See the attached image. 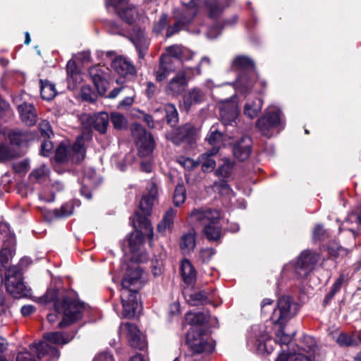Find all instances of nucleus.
<instances>
[{"label": "nucleus", "mask_w": 361, "mask_h": 361, "mask_svg": "<svg viewBox=\"0 0 361 361\" xmlns=\"http://www.w3.org/2000/svg\"><path fill=\"white\" fill-rule=\"evenodd\" d=\"M225 137L226 135H224L219 132L215 126H212L207 139L209 145L214 146V147L218 148L219 150L221 145H225L224 143Z\"/></svg>", "instance_id": "nucleus-34"}, {"label": "nucleus", "mask_w": 361, "mask_h": 361, "mask_svg": "<svg viewBox=\"0 0 361 361\" xmlns=\"http://www.w3.org/2000/svg\"><path fill=\"white\" fill-rule=\"evenodd\" d=\"M218 152V148L213 147L209 152L200 155L199 159L202 163V169L204 172L212 171L216 166L215 161L212 159V156Z\"/></svg>", "instance_id": "nucleus-30"}, {"label": "nucleus", "mask_w": 361, "mask_h": 361, "mask_svg": "<svg viewBox=\"0 0 361 361\" xmlns=\"http://www.w3.org/2000/svg\"><path fill=\"white\" fill-rule=\"evenodd\" d=\"M56 94V91L54 84L48 81L41 80V96L43 99L51 100Z\"/></svg>", "instance_id": "nucleus-40"}, {"label": "nucleus", "mask_w": 361, "mask_h": 361, "mask_svg": "<svg viewBox=\"0 0 361 361\" xmlns=\"http://www.w3.org/2000/svg\"><path fill=\"white\" fill-rule=\"evenodd\" d=\"M131 40L138 51L139 56L142 58L149 46V40L146 37L145 32L141 30L134 29Z\"/></svg>", "instance_id": "nucleus-25"}, {"label": "nucleus", "mask_w": 361, "mask_h": 361, "mask_svg": "<svg viewBox=\"0 0 361 361\" xmlns=\"http://www.w3.org/2000/svg\"><path fill=\"white\" fill-rule=\"evenodd\" d=\"M132 134L136 141L140 155L146 157L150 154L154 149V140L151 134L139 124L133 126Z\"/></svg>", "instance_id": "nucleus-8"}, {"label": "nucleus", "mask_w": 361, "mask_h": 361, "mask_svg": "<svg viewBox=\"0 0 361 361\" xmlns=\"http://www.w3.org/2000/svg\"><path fill=\"white\" fill-rule=\"evenodd\" d=\"M154 201V200H152V198H149L147 196H143L142 197V199L140 200V209L143 212V214L145 215L144 217H146L145 216L146 215H149L150 214L152 207H153ZM137 216L143 217V216H141L139 214H137L136 217ZM136 220H137V218L135 219V220L134 221H136Z\"/></svg>", "instance_id": "nucleus-50"}, {"label": "nucleus", "mask_w": 361, "mask_h": 361, "mask_svg": "<svg viewBox=\"0 0 361 361\" xmlns=\"http://www.w3.org/2000/svg\"><path fill=\"white\" fill-rule=\"evenodd\" d=\"M147 189V195H145V196H147L152 200H155L158 195L157 185L154 183L151 182L148 184Z\"/></svg>", "instance_id": "nucleus-61"}, {"label": "nucleus", "mask_w": 361, "mask_h": 361, "mask_svg": "<svg viewBox=\"0 0 361 361\" xmlns=\"http://www.w3.org/2000/svg\"><path fill=\"white\" fill-rule=\"evenodd\" d=\"M128 1V0H106V5L107 7L111 6L116 11H117L119 8L125 6L127 4Z\"/></svg>", "instance_id": "nucleus-60"}, {"label": "nucleus", "mask_w": 361, "mask_h": 361, "mask_svg": "<svg viewBox=\"0 0 361 361\" xmlns=\"http://www.w3.org/2000/svg\"><path fill=\"white\" fill-rule=\"evenodd\" d=\"M186 199V190L183 185L178 184L175 189L173 195V204L176 207L183 204Z\"/></svg>", "instance_id": "nucleus-46"}, {"label": "nucleus", "mask_w": 361, "mask_h": 361, "mask_svg": "<svg viewBox=\"0 0 361 361\" xmlns=\"http://www.w3.org/2000/svg\"><path fill=\"white\" fill-rule=\"evenodd\" d=\"M191 222L203 226V232L209 240H216L221 236L220 213L216 209H194L190 214Z\"/></svg>", "instance_id": "nucleus-4"}, {"label": "nucleus", "mask_w": 361, "mask_h": 361, "mask_svg": "<svg viewBox=\"0 0 361 361\" xmlns=\"http://www.w3.org/2000/svg\"><path fill=\"white\" fill-rule=\"evenodd\" d=\"M298 310V304L290 296L281 297L274 309L270 319L273 324L279 325L276 341L280 344L286 345L290 342L291 336L284 333L283 325L296 315Z\"/></svg>", "instance_id": "nucleus-2"}, {"label": "nucleus", "mask_w": 361, "mask_h": 361, "mask_svg": "<svg viewBox=\"0 0 361 361\" xmlns=\"http://www.w3.org/2000/svg\"><path fill=\"white\" fill-rule=\"evenodd\" d=\"M5 285L8 293L13 297L20 298L28 295L29 290L25 286L22 274L16 267L6 269L5 274Z\"/></svg>", "instance_id": "nucleus-6"}, {"label": "nucleus", "mask_w": 361, "mask_h": 361, "mask_svg": "<svg viewBox=\"0 0 361 361\" xmlns=\"http://www.w3.org/2000/svg\"><path fill=\"white\" fill-rule=\"evenodd\" d=\"M180 273L183 281L188 284H193L196 280V271L188 259H183L180 264Z\"/></svg>", "instance_id": "nucleus-29"}, {"label": "nucleus", "mask_w": 361, "mask_h": 361, "mask_svg": "<svg viewBox=\"0 0 361 361\" xmlns=\"http://www.w3.org/2000/svg\"><path fill=\"white\" fill-rule=\"evenodd\" d=\"M220 116L224 125H232L237 118L239 110L234 100L226 99L219 104Z\"/></svg>", "instance_id": "nucleus-15"}, {"label": "nucleus", "mask_w": 361, "mask_h": 361, "mask_svg": "<svg viewBox=\"0 0 361 361\" xmlns=\"http://www.w3.org/2000/svg\"><path fill=\"white\" fill-rule=\"evenodd\" d=\"M39 128L41 132V134L44 136L49 137L50 135L52 134V130L51 129L50 124L47 121H42L39 124Z\"/></svg>", "instance_id": "nucleus-57"}, {"label": "nucleus", "mask_w": 361, "mask_h": 361, "mask_svg": "<svg viewBox=\"0 0 361 361\" xmlns=\"http://www.w3.org/2000/svg\"><path fill=\"white\" fill-rule=\"evenodd\" d=\"M206 5L209 9V16L211 17H215L219 15L224 8L228 6V3H224L223 0L219 1L214 0L207 2Z\"/></svg>", "instance_id": "nucleus-43"}, {"label": "nucleus", "mask_w": 361, "mask_h": 361, "mask_svg": "<svg viewBox=\"0 0 361 361\" xmlns=\"http://www.w3.org/2000/svg\"><path fill=\"white\" fill-rule=\"evenodd\" d=\"M233 69L240 71L241 73L255 71L253 61L246 56H238L232 61Z\"/></svg>", "instance_id": "nucleus-26"}, {"label": "nucleus", "mask_w": 361, "mask_h": 361, "mask_svg": "<svg viewBox=\"0 0 361 361\" xmlns=\"http://www.w3.org/2000/svg\"><path fill=\"white\" fill-rule=\"evenodd\" d=\"M177 214V210L169 208L165 212L161 221L157 225V231L164 233L166 231L170 232L173 227V221Z\"/></svg>", "instance_id": "nucleus-27"}, {"label": "nucleus", "mask_w": 361, "mask_h": 361, "mask_svg": "<svg viewBox=\"0 0 361 361\" xmlns=\"http://www.w3.org/2000/svg\"><path fill=\"white\" fill-rule=\"evenodd\" d=\"M93 361H114V358L109 353L104 352L97 355Z\"/></svg>", "instance_id": "nucleus-64"}, {"label": "nucleus", "mask_w": 361, "mask_h": 361, "mask_svg": "<svg viewBox=\"0 0 361 361\" xmlns=\"http://www.w3.org/2000/svg\"><path fill=\"white\" fill-rule=\"evenodd\" d=\"M312 350V348H310V350L307 351L309 355H304L303 353H295L290 357L291 361H312L310 358V351Z\"/></svg>", "instance_id": "nucleus-59"}, {"label": "nucleus", "mask_w": 361, "mask_h": 361, "mask_svg": "<svg viewBox=\"0 0 361 361\" xmlns=\"http://www.w3.org/2000/svg\"><path fill=\"white\" fill-rule=\"evenodd\" d=\"M121 330L125 332L133 347L140 350L145 348V341L142 338L140 331L135 324L126 322L121 326Z\"/></svg>", "instance_id": "nucleus-17"}, {"label": "nucleus", "mask_w": 361, "mask_h": 361, "mask_svg": "<svg viewBox=\"0 0 361 361\" xmlns=\"http://www.w3.org/2000/svg\"><path fill=\"white\" fill-rule=\"evenodd\" d=\"M336 341L341 346H355L360 343L361 339L357 334L341 332L336 338Z\"/></svg>", "instance_id": "nucleus-33"}, {"label": "nucleus", "mask_w": 361, "mask_h": 361, "mask_svg": "<svg viewBox=\"0 0 361 361\" xmlns=\"http://www.w3.org/2000/svg\"><path fill=\"white\" fill-rule=\"evenodd\" d=\"M257 79L256 71L241 73L234 82V87L238 92H245L253 87Z\"/></svg>", "instance_id": "nucleus-21"}, {"label": "nucleus", "mask_w": 361, "mask_h": 361, "mask_svg": "<svg viewBox=\"0 0 361 361\" xmlns=\"http://www.w3.org/2000/svg\"><path fill=\"white\" fill-rule=\"evenodd\" d=\"M176 69L173 64V60L168 56H161L159 59V64L154 69V75L156 80L161 82L166 78L169 73Z\"/></svg>", "instance_id": "nucleus-20"}, {"label": "nucleus", "mask_w": 361, "mask_h": 361, "mask_svg": "<svg viewBox=\"0 0 361 361\" xmlns=\"http://www.w3.org/2000/svg\"><path fill=\"white\" fill-rule=\"evenodd\" d=\"M90 138L89 133H83L77 138L74 144L68 147L64 145H60L56 151V159L60 162L68 160L74 162L82 161L85 157V144Z\"/></svg>", "instance_id": "nucleus-5"}, {"label": "nucleus", "mask_w": 361, "mask_h": 361, "mask_svg": "<svg viewBox=\"0 0 361 361\" xmlns=\"http://www.w3.org/2000/svg\"><path fill=\"white\" fill-rule=\"evenodd\" d=\"M16 361H35L32 355L27 351L20 352L18 354Z\"/></svg>", "instance_id": "nucleus-63"}, {"label": "nucleus", "mask_w": 361, "mask_h": 361, "mask_svg": "<svg viewBox=\"0 0 361 361\" xmlns=\"http://www.w3.org/2000/svg\"><path fill=\"white\" fill-rule=\"evenodd\" d=\"M89 74L98 93L101 95L104 94L106 91L104 70L99 66H94L89 69Z\"/></svg>", "instance_id": "nucleus-23"}, {"label": "nucleus", "mask_w": 361, "mask_h": 361, "mask_svg": "<svg viewBox=\"0 0 361 361\" xmlns=\"http://www.w3.org/2000/svg\"><path fill=\"white\" fill-rule=\"evenodd\" d=\"M49 173V169L45 165H42L32 171L29 178L31 181H41L48 176Z\"/></svg>", "instance_id": "nucleus-45"}, {"label": "nucleus", "mask_w": 361, "mask_h": 361, "mask_svg": "<svg viewBox=\"0 0 361 361\" xmlns=\"http://www.w3.org/2000/svg\"><path fill=\"white\" fill-rule=\"evenodd\" d=\"M271 340L269 339V336L265 332L260 334L257 338V350L259 353H267L268 354L271 353L272 351L271 347H268V343H269Z\"/></svg>", "instance_id": "nucleus-41"}, {"label": "nucleus", "mask_w": 361, "mask_h": 361, "mask_svg": "<svg viewBox=\"0 0 361 361\" xmlns=\"http://www.w3.org/2000/svg\"><path fill=\"white\" fill-rule=\"evenodd\" d=\"M196 244V233L194 229H190L183 234L180 240V248L183 253H189L193 250Z\"/></svg>", "instance_id": "nucleus-28"}, {"label": "nucleus", "mask_w": 361, "mask_h": 361, "mask_svg": "<svg viewBox=\"0 0 361 361\" xmlns=\"http://www.w3.org/2000/svg\"><path fill=\"white\" fill-rule=\"evenodd\" d=\"M233 167V163L229 159H225L224 164L216 170V173L223 178L228 177Z\"/></svg>", "instance_id": "nucleus-51"}, {"label": "nucleus", "mask_w": 361, "mask_h": 361, "mask_svg": "<svg viewBox=\"0 0 361 361\" xmlns=\"http://www.w3.org/2000/svg\"><path fill=\"white\" fill-rule=\"evenodd\" d=\"M262 106V102L260 99L257 98L252 101L248 100L244 106V114L247 117L254 118L257 116Z\"/></svg>", "instance_id": "nucleus-35"}, {"label": "nucleus", "mask_w": 361, "mask_h": 361, "mask_svg": "<svg viewBox=\"0 0 361 361\" xmlns=\"http://www.w3.org/2000/svg\"><path fill=\"white\" fill-rule=\"evenodd\" d=\"M73 212V207L71 204H63L60 210H56L55 214L58 217H66L71 215Z\"/></svg>", "instance_id": "nucleus-54"}, {"label": "nucleus", "mask_w": 361, "mask_h": 361, "mask_svg": "<svg viewBox=\"0 0 361 361\" xmlns=\"http://www.w3.org/2000/svg\"><path fill=\"white\" fill-rule=\"evenodd\" d=\"M135 228H140L143 232L136 230L133 231L127 240L130 251L133 254L132 259L137 262H145L148 257L145 252L141 251L143 243L144 235H146L151 241L153 238V228L147 217L137 216L136 221L133 222Z\"/></svg>", "instance_id": "nucleus-3"}, {"label": "nucleus", "mask_w": 361, "mask_h": 361, "mask_svg": "<svg viewBox=\"0 0 361 361\" xmlns=\"http://www.w3.org/2000/svg\"><path fill=\"white\" fill-rule=\"evenodd\" d=\"M13 255V250L11 248H3L0 251V268H6Z\"/></svg>", "instance_id": "nucleus-52"}, {"label": "nucleus", "mask_w": 361, "mask_h": 361, "mask_svg": "<svg viewBox=\"0 0 361 361\" xmlns=\"http://www.w3.org/2000/svg\"><path fill=\"white\" fill-rule=\"evenodd\" d=\"M8 139L12 145L22 146L29 140V135L21 131L13 130L8 134Z\"/></svg>", "instance_id": "nucleus-38"}, {"label": "nucleus", "mask_w": 361, "mask_h": 361, "mask_svg": "<svg viewBox=\"0 0 361 361\" xmlns=\"http://www.w3.org/2000/svg\"><path fill=\"white\" fill-rule=\"evenodd\" d=\"M209 316L204 312H188L185 314V322L190 325L203 324L209 321Z\"/></svg>", "instance_id": "nucleus-36"}, {"label": "nucleus", "mask_w": 361, "mask_h": 361, "mask_svg": "<svg viewBox=\"0 0 361 361\" xmlns=\"http://www.w3.org/2000/svg\"><path fill=\"white\" fill-rule=\"evenodd\" d=\"M81 96L84 100L94 102L96 99V96L94 93L90 92V90L89 87H83L81 90Z\"/></svg>", "instance_id": "nucleus-58"}, {"label": "nucleus", "mask_w": 361, "mask_h": 361, "mask_svg": "<svg viewBox=\"0 0 361 361\" xmlns=\"http://www.w3.org/2000/svg\"><path fill=\"white\" fill-rule=\"evenodd\" d=\"M181 2L182 11H175L174 12L177 22L173 26L167 28L166 36L168 37L178 32L183 25L190 23L198 12L194 0H181Z\"/></svg>", "instance_id": "nucleus-7"}, {"label": "nucleus", "mask_w": 361, "mask_h": 361, "mask_svg": "<svg viewBox=\"0 0 361 361\" xmlns=\"http://www.w3.org/2000/svg\"><path fill=\"white\" fill-rule=\"evenodd\" d=\"M121 19L128 24L133 23L137 16V12L134 7L121 8L116 11Z\"/></svg>", "instance_id": "nucleus-39"}, {"label": "nucleus", "mask_w": 361, "mask_h": 361, "mask_svg": "<svg viewBox=\"0 0 361 361\" xmlns=\"http://www.w3.org/2000/svg\"><path fill=\"white\" fill-rule=\"evenodd\" d=\"M80 121L83 128L86 130L93 127L100 133H105L109 125V117L105 112H101L92 116L82 114L80 116Z\"/></svg>", "instance_id": "nucleus-11"}, {"label": "nucleus", "mask_w": 361, "mask_h": 361, "mask_svg": "<svg viewBox=\"0 0 361 361\" xmlns=\"http://www.w3.org/2000/svg\"><path fill=\"white\" fill-rule=\"evenodd\" d=\"M204 94L198 88L192 89L184 97L185 105L190 106L193 104H199L204 100Z\"/></svg>", "instance_id": "nucleus-37"}, {"label": "nucleus", "mask_w": 361, "mask_h": 361, "mask_svg": "<svg viewBox=\"0 0 361 361\" xmlns=\"http://www.w3.org/2000/svg\"><path fill=\"white\" fill-rule=\"evenodd\" d=\"M186 342L195 353H210L214 348L212 345L205 341L199 331L194 329L190 330L188 333Z\"/></svg>", "instance_id": "nucleus-14"}, {"label": "nucleus", "mask_w": 361, "mask_h": 361, "mask_svg": "<svg viewBox=\"0 0 361 361\" xmlns=\"http://www.w3.org/2000/svg\"><path fill=\"white\" fill-rule=\"evenodd\" d=\"M184 49L179 45H173L169 47L166 49V53L161 56H168L173 60V63L175 59H182Z\"/></svg>", "instance_id": "nucleus-48"}, {"label": "nucleus", "mask_w": 361, "mask_h": 361, "mask_svg": "<svg viewBox=\"0 0 361 361\" xmlns=\"http://www.w3.org/2000/svg\"><path fill=\"white\" fill-rule=\"evenodd\" d=\"M19 156V154L10 147L0 144V162H4Z\"/></svg>", "instance_id": "nucleus-47"}, {"label": "nucleus", "mask_w": 361, "mask_h": 361, "mask_svg": "<svg viewBox=\"0 0 361 361\" xmlns=\"http://www.w3.org/2000/svg\"><path fill=\"white\" fill-rule=\"evenodd\" d=\"M71 295L68 293L59 297L57 290H49L39 299L43 303L54 302L55 311L63 314L62 321L59 324L60 328L68 326L79 319L85 308L84 304L73 298Z\"/></svg>", "instance_id": "nucleus-1"}, {"label": "nucleus", "mask_w": 361, "mask_h": 361, "mask_svg": "<svg viewBox=\"0 0 361 361\" xmlns=\"http://www.w3.org/2000/svg\"><path fill=\"white\" fill-rule=\"evenodd\" d=\"M186 86L185 75L183 72H179L169 82L166 92L171 95H178L185 91Z\"/></svg>", "instance_id": "nucleus-22"}, {"label": "nucleus", "mask_w": 361, "mask_h": 361, "mask_svg": "<svg viewBox=\"0 0 361 361\" xmlns=\"http://www.w3.org/2000/svg\"><path fill=\"white\" fill-rule=\"evenodd\" d=\"M22 121L27 126H34L37 122V113L32 104L25 102L18 107Z\"/></svg>", "instance_id": "nucleus-24"}, {"label": "nucleus", "mask_w": 361, "mask_h": 361, "mask_svg": "<svg viewBox=\"0 0 361 361\" xmlns=\"http://www.w3.org/2000/svg\"><path fill=\"white\" fill-rule=\"evenodd\" d=\"M43 337L46 341L54 344L64 345L70 342L74 336H69L66 333L56 331L46 333Z\"/></svg>", "instance_id": "nucleus-31"}, {"label": "nucleus", "mask_w": 361, "mask_h": 361, "mask_svg": "<svg viewBox=\"0 0 361 361\" xmlns=\"http://www.w3.org/2000/svg\"><path fill=\"white\" fill-rule=\"evenodd\" d=\"M52 149L53 144L49 140H45L41 145V154L44 157H48Z\"/></svg>", "instance_id": "nucleus-62"}, {"label": "nucleus", "mask_w": 361, "mask_h": 361, "mask_svg": "<svg viewBox=\"0 0 361 361\" xmlns=\"http://www.w3.org/2000/svg\"><path fill=\"white\" fill-rule=\"evenodd\" d=\"M111 67L118 74L124 78L136 75V70L133 63L123 56L116 57L112 61Z\"/></svg>", "instance_id": "nucleus-18"}, {"label": "nucleus", "mask_w": 361, "mask_h": 361, "mask_svg": "<svg viewBox=\"0 0 361 361\" xmlns=\"http://www.w3.org/2000/svg\"><path fill=\"white\" fill-rule=\"evenodd\" d=\"M179 164L188 170H192L197 166V163L193 159L188 157H180L178 159Z\"/></svg>", "instance_id": "nucleus-55"}, {"label": "nucleus", "mask_w": 361, "mask_h": 361, "mask_svg": "<svg viewBox=\"0 0 361 361\" xmlns=\"http://www.w3.org/2000/svg\"><path fill=\"white\" fill-rule=\"evenodd\" d=\"M111 121L116 129L122 130L127 127V120L125 116L120 113H112L111 115Z\"/></svg>", "instance_id": "nucleus-49"}, {"label": "nucleus", "mask_w": 361, "mask_h": 361, "mask_svg": "<svg viewBox=\"0 0 361 361\" xmlns=\"http://www.w3.org/2000/svg\"><path fill=\"white\" fill-rule=\"evenodd\" d=\"M142 271L136 263H131L127 269L126 274L122 281L121 289H137L141 286V276Z\"/></svg>", "instance_id": "nucleus-13"}, {"label": "nucleus", "mask_w": 361, "mask_h": 361, "mask_svg": "<svg viewBox=\"0 0 361 361\" xmlns=\"http://www.w3.org/2000/svg\"><path fill=\"white\" fill-rule=\"evenodd\" d=\"M252 140L248 136H243L233 146V153L239 161L246 160L251 152Z\"/></svg>", "instance_id": "nucleus-19"}, {"label": "nucleus", "mask_w": 361, "mask_h": 361, "mask_svg": "<svg viewBox=\"0 0 361 361\" xmlns=\"http://www.w3.org/2000/svg\"><path fill=\"white\" fill-rule=\"evenodd\" d=\"M166 118L167 123L171 126H175L178 121V114L176 106L172 104L165 105Z\"/></svg>", "instance_id": "nucleus-44"}, {"label": "nucleus", "mask_w": 361, "mask_h": 361, "mask_svg": "<svg viewBox=\"0 0 361 361\" xmlns=\"http://www.w3.org/2000/svg\"><path fill=\"white\" fill-rule=\"evenodd\" d=\"M343 281L344 279L343 276H340L338 279H337V280L333 284L330 293L326 295L325 301L331 300L334 295L341 289Z\"/></svg>", "instance_id": "nucleus-53"}, {"label": "nucleus", "mask_w": 361, "mask_h": 361, "mask_svg": "<svg viewBox=\"0 0 361 361\" xmlns=\"http://www.w3.org/2000/svg\"><path fill=\"white\" fill-rule=\"evenodd\" d=\"M193 133V128L190 124H185L176 130L175 137L173 138V142L178 144L183 141L185 138L190 137Z\"/></svg>", "instance_id": "nucleus-42"}, {"label": "nucleus", "mask_w": 361, "mask_h": 361, "mask_svg": "<svg viewBox=\"0 0 361 361\" xmlns=\"http://www.w3.org/2000/svg\"><path fill=\"white\" fill-rule=\"evenodd\" d=\"M185 299L191 306L202 305L207 302V295L205 291L201 290L192 293H184Z\"/></svg>", "instance_id": "nucleus-32"}, {"label": "nucleus", "mask_w": 361, "mask_h": 361, "mask_svg": "<svg viewBox=\"0 0 361 361\" xmlns=\"http://www.w3.org/2000/svg\"><path fill=\"white\" fill-rule=\"evenodd\" d=\"M121 291L123 314L126 317H134L140 307L137 292L133 289H121Z\"/></svg>", "instance_id": "nucleus-12"}, {"label": "nucleus", "mask_w": 361, "mask_h": 361, "mask_svg": "<svg viewBox=\"0 0 361 361\" xmlns=\"http://www.w3.org/2000/svg\"><path fill=\"white\" fill-rule=\"evenodd\" d=\"M319 259V256L317 253L304 250L295 264V271L301 277H305L314 270Z\"/></svg>", "instance_id": "nucleus-10"}, {"label": "nucleus", "mask_w": 361, "mask_h": 361, "mask_svg": "<svg viewBox=\"0 0 361 361\" xmlns=\"http://www.w3.org/2000/svg\"><path fill=\"white\" fill-rule=\"evenodd\" d=\"M281 123V111L276 109H268L258 119L257 126L263 135L269 137L271 135V131L277 128Z\"/></svg>", "instance_id": "nucleus-9"}, {"label": "nucleus", "mask_w": 361, "mask_h": 361, "mask_svg": "<svg viewBox=\"0 0 361 361\" xmlns=\"http://www.w3.org/2000/svg\"><path fill=\"white\" fill-rule=\"evenodd\" d=\"M167 16L166 14H162L159 20L156 23L154 26V31L157 33H159L161 32L167 25Z\"/></svg>", "instance_id": "nucleus-56"}, {"label": "nucleus", "mask_w": 361, "mask_h": 361, "mask_svg": "<svg viewBox=\"0 0 361 361\" xmlns=\"http://www.w3.org/2000/svg\"><path fill=\"white\" fill-rule=\"evenodd\" d=\"M30 350L36 353L39 360L55 361L59 358L60 355L57 349L44 341L39 343H33L30 345Z\"/></svg>", "instance_id": "nucleus-16"}]
</instances>
